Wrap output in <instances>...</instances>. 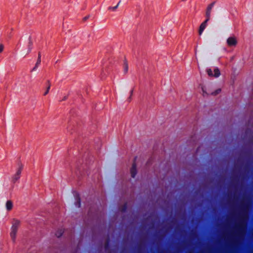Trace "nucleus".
Returning a JSON list of instances; mask_svg holds the SVG:
<instances>
[{"mask_svg": "<svg viewBox=\"0 0 253 253\" xmlns=\"http://www.w3.org/2000/svg\"><path fill=\"white\" fill-rule=\"evenodd\" d=\"M20 223L19 220L15 219H13V222L11 227L10 232V237L13 242H15L17 231L20 225Z\"/></svg>", "mask_w": 253, "mask_h": 253, "instance_id": "f257e3e1", "label": "nucleus"}, {"mask_svg": "<svg viewBox=\"0 0 253 253\" xmlns=\"http://www.w3.org/2000/svg\"><path fill=\"white\" fill-rule=\"evenodd\" d=\"M18 168L16 171V173L13 175L12 177V181L13 183H15L20 178V176L23 168V166L21 164H18Z\"/></svg>", "mask_w": 253, "mask_h": 253, "instance_id": "f03ea898", "label": "nucleus"}, {"mask_svg": "<svg viewBox=\"0 0 253 253\" xmlns=\"http://www.w3.org/2000/svg\"><path fill=\"white\" fill-rule=\"evenodd\" d=\"M137 157H135L133 159V163L132 164V167L130 169V173L132 177L134 178L137 173L136 170V164L135 161L136 160Z\"/></svg>", "mask_w": 253, "mask_h": 253, "instance_id": "7ed1b4c3", "label": "nucleus"}, {"mask_svg": "<svg viewBox=\"0 0 253 253\" xmlns=\"http://www.w3.org/2000/svg\"><path fill=\"white\" fill-rule=\"evenodd\" d=\"M215 3V1H213L208 6L207 10H206V16L207 18L211 17V11L212 8L214 6Z\"/></svg>", "mask_w": 253, "mask_h": 253, "instance_id": "20e7f679", "label": "nucleus"}, {"mask_svg": "<svg viewBox=\"0 0 253 253\" xmlns=\"http://www.w3.org/2000/svg\"><path fill=\"white\" fill-rule=\"evenodd\" d=\"M227 43L228 46H235L237 43V41L234 37H229L227 40Z\"/></svg>", "mask_w": 253, "mask_h": 253, "instance_id": "39448f33", "label": "nucleus"}, {"mask_svg": "<svg viewBox=\"0 0 253 253\" xmlns=\"http://www.w3.org/2000/svg\"><path fill=\"white\" fill-rule=\"evenodd\" d=\"M210 18H207L206 20L201 24L199 30V34L200 35H202V33L207 26V23L210 20Z\"/></svg>", "mask_w": 253, "mask_h": 253, "instance_id": "423d86ee", "label": "nucleus"}, {"mask_svg": "<svg viewBox=\"0 0 253 253\" xmlns=\"http://www.w3.org/2000/svg\"><path fill=\"white\" fill-rule=\"evenodd\" d=\"M74 197H75V199L76 200V201L75 202V206L77 208H80V207H81V199H80L79 194L78 193H76L74 194Z\"/></svg>", "mask_w": 253, "mask_h": 253, "instance_id": "0eeeda50", "label": "nucleus"}, {"mask_svg": "<svg viewBox=\"0 0 253 253\" xmlns=\"http://www.w3.org/2000/svg\"><path fill=\"white\" fill-rule=\"evenodd\" d=\"M33 41L32 40V37L31 36H30L28 38V43L27 45L28 47V50H27V54L31 52L32 48H33Z\"/></svg>", "mask_w": 253, "mask_h": 253, "instance_id": "6e6552de", "label": "nucleus"}, {"mask_svg": "<svg viewBox=\"0 0 253 253\" xmlns=\"http://www.w3.org/2000/svg\"><path fill=\"white\" fill-rule=\"evenodd\" d=\"M13 207V204L12 202L9 200L7 201L6 203V208L7 211H10Z\"/></svg>", "mask_w": 253, "mask_h": 253, "instance_id": "1a4fd4ad", "label": "nucleus"}, {"mask_svg": "<svg viewBox=\"0 0 253 253\" xmlns=\"http://www.w3.org/2000/svg\"><path fill=\"white\" fill-rule=\"evenodd\" d=\"M64 232L62 229L58 230L55 233V236L57 238H60L63 235Z\"/></svg>", "mask_w": 253, "mask_h": 253, "instance_id": "9d476101", "label": "nucleus"}, {"mask_svg": "<svg viewBox=\"0 0 253 253\" xmlns=\"http://www.w3.org/2000/svg\"><path fill=\"white\" fill-rule=\"evenodd\" d=\"M128 67L127 61L125 60L124 63V72L125 74L128 71Z\"/></svg>", "mask_w": 253, "mask_h": 253, "instance_id": "9b49d317", "label": "nucleus"}, {"mask_svg": "<svg viewBox=\"0 0 253 253\" xmlns=\"http://www.w3.org/2000/svg\"><path fill=\"white\" fill-rule=\"evenodd\" d=\"M214 74L213 75V76L215 77H218L220 75V72L217 68L214 69Z\"/></svg>", "mask_w": 253, "mask_h": 253, "instance_id": "f8f14e48", "label": "nucleus"}, {"mask_svg": "<svg viewBox=\"0 0 253 253\" xmlns=\"http://www.w3.org/2000/svg\"><path fill=\"white\" fill-rule=\"evenodd\" d=\"M48 83V86L47 87L46 90H45V92L44 93L43 95H46L49 92V90L50 88V84L49 81H47Z\"/></svg>", "mask_w": 253, "mask_h": 253, "instance_id": "ddd939ff", "label": "nucleus"}, {"mask_svg": "<svg viewBox=\"0 0 253 253\" xmlns=\"http://www.w3.org/2000/svg\"><path fill=\"white\" fill-rule=\"evenodd\" d=\"M207 72L209 76H211V77L213 76V74L212 73V71L211 69H208L207 70Z\"/></svg>", "mask_w": 253, "mask_h": 253, "instance_id": "4468645a", "label": "nucleus"}, {"mask_svg": "<svg viewBox=\"0 0 253 253\" xmlns=\"http://www.w3.org/2000/svg\"><path fill=\"white\" fill-rule=\"evenodd\" d=\"M127 209V205L126 204H124V205L121 208V211L122 212H125Z\"/></svg>", "mask_w": 253, "mask_h": 253, "instance_id": "2eb2a0df", "label": "nucleus"}, {"mask_svg": "<svg viewBox=\"0 0 253 253\" xmlns=\"http://www.w3.org/2000/svg\"><path fill=\"white\" fill-rule=\"evenodd\" d=\"M109 247V240L108 239L105 243L104 245V248L105 250H107Z\"/></svg>", "mask_w": 253, "mask_h": 253, "instance_id": "dca6fc26", "label": "nucleus"}, {"mask_svg": "<svg viewBox=\"0 0 253 253\" xmlns=\"http://www.w3.org/2000/svg\"><path fill=\"white\" fill-rule=\"evenodd\" d=\"M220 91H221V89H218L216 90L215 91L212 92L211 94L213 95H216L218 94V93H219V92Z\"/></svg>", "mask_w": 253, "mask_h": 253, "instance_id": "f3484780", "label": "nucleus"}, {"mask_svg": "<svg viewBox=\"0 0 253 253\" xmlns=\"http://www.w3.org/2000/svg\"><path fill=\"white\" fill-rule=\"evenodd\" d=\"M118 8V5H116L115 6H113V7H112V6H109L108 7V10H112L113 11H115L116 9Z\"/></svg>", "mask_w": 253, "mask_h": 253, "instance_id": "a211bd4d", "label": "nucleus"}, {"mask_svg": "<svg viewBox=\"0 0 253 253\" xmlns=\"http://www.w3.org/2000/svg\"><path fill=\"white\" fill-rule=\"evenodd\" d=\"M41 59H40V58H38V59H37L36 64H37V65H39L41 64Z\"/></svg>", "mask_w": 253, "mask_h": 253, "instance_id": "6ab92c4d", "label": "nucleus"}, {"mask_svg": "<svg viewBox=\"0 0 253 253\" xmlns=\"http://www.w3.org/2000/svg\"><path fill=\"white\" fill-rule=\"evenodd\" d=\"M3 49V45L2 44H0V53H1Z\"/></svg>", "mask_w": 253, "mask_h": 253, "instance_id": "aec40b11", "label": "nucleus"}, {"mask_svg": "<svg viewBox=\"0 0 253 253\" xmlns=\"http://www.w3.org/2000/svg\"><path fill=\"white\" fill-rule=\"evenodd\" d=\"M133 89H131L130 91V97H129L128 99H129V101L130 100V99H131V96L133 94Z\"/></svg>", "mask_w": 253, "mask_h": 253, "instance_id": "412c9836", "label": "nucleus"}, {"mask_svg": "<svg viewBox=\"0 0 253 253\" xmlns=\"http://www.w3.org/2000/svg\"><path fill=\"white\" fill-rule=\"evenodd\" d=\"M39 65H37V64L35 65V67L33 68V69H32V71H36Z\"/></svg>", "mask_w": 253, "mask_h": 253, "instance_id": "4be33fe9", "label": "nucleus"}, {"mask_svg": "<svg viewBox=\"0 0 253 253\" xmlns=\"http://www.w3.org/2000/svg\"><path fill=\"white\" fill-rule=\"evenodd\" d=\"M88 18H89V16H85V17H84V18L83 20H84V21H85V20H86L87 19H88Z\"/></svg>", "mask_w": 253, "mask_h": 253, "instance_id": "5701e85b", "label": "nucleus"}, {"mask_svg": "<svg viewBox=\"0 0 253 253\" xmlns=\"http://www.w3.org/2000/svg\"><path fill=\"white\" fill-rule=\"evenodd\" d=\"M38 58H40V59L41 58V54L40 52H39Z\"/></svg>", "mask_w": 253, "mask_h": 253, "instance_id": "b1692460", "label": "nucleus"}, {"mask_svg": "<svg viewBox=\"0 0 253 253\" xmlns=\"http://www.w3.org/2000/svg\"><path fill=\"white\" fill-rule=\"evenodd\" d=\"M121 2V0H120L119 2L118 3V4L116 5H118V7L119 6V5H120V3Z\"/></svg>", "mask_w": 253, "mask_h": 253, "instance_id": "393cba45", "label": "nucleus"}, {"mask_svg": "<svg viewBox=\"0 0 253 253\" xmlns=\"http://www.w3.org/2000/svg\"><path fill=\"white\" fill-rule=\"evenodd\" d=\"M66 99H67V96H65V97L63 98L62 100H65Z\"/></svg>", "mask_w": 253, "mask_h": 253, "instance_id": "a878e982", "label": "nucleus"}, {"mask_svg": "<svg viewBox=\"0 0 253 253\" xmlns=\"http://www.w3.org/2000/svg\"><path fill=\"white\" fill-rule=\"evenodd\" d=\"M202 89H203V92L204 93V92H205V91H204V89H203V88H202Z\"/></svg>", "mask_w": 253, "mask_h": 253, "instance_id": "bb28decb", "label": "nucleus"}]
</instances>
